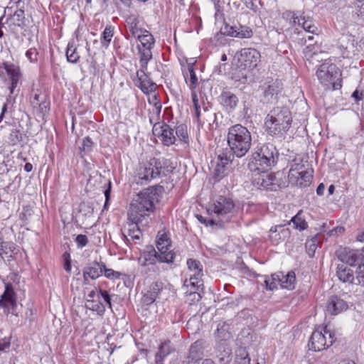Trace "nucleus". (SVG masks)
I'll use <instances>...</instances> for the list:
<instances>
[{
	"instance_id": "54",
	"label": "nucleus",
	"mask_w": 364,
	"mask_h": 364,
	"mask_svg": "<svg viewBox=\"0 0 364 364\" xmlns=\"http://www.w3.org/2000/svg\"><path fill=\"white\" fill-rule=\"evenodd\" d=\"M164 284L161 282H153L148 289V291L151 294H153L156 298L160 293V291L163 289Z\"/></svg>"
},
{
	"instance_id": "12",
	"label": "nucleus",
	"mask_w": 364,
	"mask_h": 364,
	"mask_svg": "<svg viewBox=\"0 0 364 364\" xmlns=\"http://www.w3.org/2000/svg\"><path fill=\"white\" fill-rule=\"evenodd\" d=\"M334 341V334L326 326L323 328V332L315 331L312 333L309 347L310 350L320 351L332 346Z\"/></svg>"
},
{
	"instance_id": "22",
	"label": "nucleus",
	"mask_w": 364,
	"mask_h": 364,
	"mask_svg": "<svg viewBox=\"0 0 364 364\" xmlns=\"http://www.w3.org/2000/svg\"><path fill=\"white\" fill-rule=\"evenodd\" d=\"M290 235V230L285 225H278L272 227L269 237L273 245H277Z\"/></svg>"
},
{
	"instance_id": "2",
	"label": "nucleus",
	"mask_w": 364,
	"mask_h": 364,
	"mask_svg": "<svg viewBox=\"0 0 364 364\" xmlns=\"http://www.w3.org/2000/svg\"><path fill=\"white\" fill-rule=\"evenodd\" d=\"M291 122L290 110L285 107H276L267 115L264 124L269 135L282 139L289 131Z\"/></svg>"
},
{
	"instance_id": "49",
	"label": "nucleus",
	"mask_w": 364,
	"mask_h": 364,
	"mask_svg": "<svg viewBox=\"0 0 364 364\" xmlns=\"http://www.w3.org/2000/svg\"><path fill=\"white\" fill-rule=\"evenodd\" d=\"M15 250V244L12 242L1 241L0 238V255H8L9 252H13Z\"/></svg>"
},
{
	"instance_id": "56",
	"label": "nucleus",
	"mask_w": 364,
	"mask_h": 364,
	"mask_svg": "<svg viewBox=\"0 0 364 364\" xmlns=\"http://www.w3.org/2000/svg\"><path fill=\"white\" fill-rule=\"evenodd\" d=\"M156 299V297L153 294L149 292L148 291L144 294L141 298V303L144 305L149 306L153 304Z\"/></svg>"
},
{
	"instance_id": "63",
	"label": "nucleus",
	"mask_w": 364,
	"mask_h": 364,
	"mask_svg": "<svg viewBox=\"0 0 364 364\" xmlns=\"http://www.w3.org/2000/svg\"><path fill=\"white\" fill-rule=\"evenodd\" d=\"M36 109H38V111L43 115L49 110L48 103L43 100L39 105H37Z\"/></svg>"
},
{
	"instance_id": "38",
	"label": "nucleus",
	"mask_w": 364,
	"mask_h": 364,
	"mask_svg": "<svg viewBox=\"0 0 364 364\" xmlns=\"http://www.w3.org/2000/svg\"><path fill=\"white\" fill-rule=\"evenodd\" d=\"M114 36V27L107 26L101 35V44L102 47L107 48Z\"/></svg>"
},
{
	"instance_id": "10",
	"label": "nucleus",
	"mask_w": 364,
	"mask_h": 364,
	"mask_svg": "<svg viewBox=\"0 0 364 364\" xmlns=\"http://www.w3.org/2000/svg\"><path fill=\"white\" fill-rule=\"evenodd\" d=\"M176 257L175 252H168L165 255L160 254L153 247H148L139 257V263L142 267L152 266L153 271H155L154 265L159 262L172 263Z\"/></svg>"
},
{
	"instance_id": "34",
	"label": "nucleus",
	"mask_w": 364,
	"mask_h": 364,
	"mask_svg": "<svg viewBox=\"0 0 364 364\" xmlns=\"http://www.w3.org/2000/svg\"><path fill=\"white\" fill-rule=\"evenodd\" d=\"M188 355L198 362L201 360L203 357L202 342L200 341L194 342L189 348Z\"/></svg>"
},
{
	"instance_id": "20",
	"label": "nucleus",
	"mask_w": 364,
	"mask_h": 364,
	"mask_svg": "<svg viewBox=\"0 0 364 364\" xmlns=\"http://www.w3.org/2000/svg\"><path fill=\"white\" fill-rule=\"evenodd\" d=\"M336 276L343 283L355 284V268L348 266L346 264H338L336 267Z\"/></svg>"
},
{
	"instance_id": "39",
	"label": "nucleus",
	"mask_w": 364,
	"mask_h": 364,
	"mask_svg": "<svg viewBox=\"0 0 364 364\" xmlns=\"http://www.w3.org/2000/svg\"><path fill=\"white\" fill-rule=\"evenodd\" d=\"M66 57L68 61L72 63H76L80 58V55L77 52V48L73 45V42H69L67 46Z\"/></svg>"
},
{
	"instance_id": "58",
	"label": "nucleus",
	"mask_w": 364,
	"mask_h": 364,
	"mask_svg": "<svg viewBox=\"0 0 364 364\" xmlns=\"http://www.w3.org/2000/svg\"><path fill=\"white\" fill-rule=\"evenodd\" d=\"M93 142L89 136H86L82 139V151L85 153L91 151Z\"/></svg>"
},
{
	"instance_id": "41",
	"label": "nucleus",
	"mask_w": 364,
	"mask_h": 364,
	"mask_svg": "<svg viewBox=\"0 0 364 364\" xmlns=\"http://www.w3.org/2000/svg\"><path fill=\"white\" fill-rule=\"evenodd\" d=\"M252 36V31L250 28L245 26H240L236 28V33L232 34V37L240 38H249Z\"/></svg>"
},
{
	"instance_id": "47",
	"label": "nucleus",
	"mask_w": 364,
	"mask_h": 364,
	"mask_svg": "<svg viewBox=\"0 0 364 364\" xmlns=\"http://www.w3.org/2000/svg\"><path fill=\"white\" fill-rule=\"evenodd\" d=\"M12 18L15 26L21 27L25 24V13L21 9H17Z\"/></svg>"
},
{
	"instance_id": "35",
	"label": "nucleus",
	"mask_w": 364,
	"mask_h": 364,
	"mask_svg": "<svg viewBox=\"0 0 364 364\" xmlns=\"http://www.w3.org/2000/svg\"><path fill=\"white\" fill-rule=\"evenodd\" d=\"M138 49L140 55L141 69L147 70L148 63L152 59V48H141V46H138Z\"/></svg>"
},
{
	"instance_id": "45",
	"label": "nucleus",
	"mask_w": 364,
	"mask_h": 364,
	"mask_svg": "<svg viewBox=\"0 0 364 364\" xmlns=\"http://www.w3.org/2000/svg\"><path fill=\"white\" fill-rule=\"evenodd\" d=\"M103 272L105 273V276L112 280L116 279H124V278L127 276L125 274L122 273L120 272L114 271L112 269L107 268L106 267L104 268Z\"/></svg>"
},
{
	"instance_id": "27",
	"label": "nucleus",
	"mask_w": 364,
	"mask_h": 364,
	"mask_svg": "<svg viewBox=\"0 0 364 364\" xmlns=\"http://www.w3.org/2000/svg\"><path fill=\"white\" fill-rule=\"evenodd\" d=\"M105 267V264L103 262L100 263L94 261L88 264L83 269V277L85 280H87V277H89L92 279L99 278L102 274Z\"/></svg>"
},
{
	"instance_id": "21",
	"label": "nucleus",
	"mask_w": 364,
	"mask_h": 364,
	"mask_svg": "<svg viewBox=\"0 0 364 364\" xmlns=\"http://www.w3.org/2000/svg\"><path fill=\"white\" fill-rule=\"evenodd\" d=\"M174 350L175 348L171 341H161L155 353L154 364H164V360Z\"/></svg>"
},
{
	"instance_id": "30",
	"label": "nucleus",
	"mask_w": 364,
	"mask_h": 364,
	"mask_svg": "<svg viewBox=\"0 0 364 364\" xmlns=\"http://www.w3.org/2000/svg\"><path fill=\"white\" fill-rule=\"evenodd\" d=\"M217 357L220 364H228L232 360V350L226 341L219 343Z\"/></svg>"
},
{
	"instance_id": "4",
	"label": "nucleus",
	"mask_w": 364,
	"mask_h": 364,
	"mask_svg": "<svg viewBox=\"0 0 364 364\" xmlns=\"http://www.w3.org/2000/svg\"><path fill=\"white\" fill-rule=\"evenodd\" d=\"M171 164L170 160L164 157L150 159L139 166L136 175L137 183L146 184L152 179L166 176L173 168Z\"/></svg>"
},
{
	"instance_id": "43",
	"label": "nucleus",
	"mask_w": 364,
	"mask_h": 364,
	"mask_svg": "<svg viewBox=\"0 0 364 364\" xmlns=\"http://www.w3.org/2000/svg\"><path fill=\"white\" fill-rule=\"evenodd\" d=\"M127 22L129 23V31L134 37L137 38V35H141V33H144L141 28H138V22L136 18L129 17Z\"/></svg>"
},
{
	"instance_id": "55",
	"label": "nucleus",
	"mask_w": 364,
	"mask_h": 364,
	"mask_svg": "<svg viewBox=\"0 0 364 364\" xmlns=\"http://www.w3.org/2000/svg\"><path fill=\"white\" fill-rule=\"evenodd\" d=\"M26 56L31 63L38 61V52L36 48H31L26 53Z\"/></svg>"
},
{
	"instance_id": "1",
	"label": "nucleus",
	"mask_w": 364,
	"mask_h": 364,
	"mask_svg": "<svg viewBox=\"0 0 364 364\" xmlns=\"http://www.w3.org/2000/svg\"><path fill=\"white\" fill-rule=\"evenodd\" d=\"M163 189L161 186H156L141 191L137 196V199L130 205L128 220H145L146 223H148V218L150 213L154 212L155 204L159 202V195Z\"/></svg>"
},
{
	"instance_id": "53",
	"label": "nucleus",
	"mask_w": 364,
	"mask_h": 364,
	"mask_svg": "<svg viewBox=\"0 0 364 364\" xmlns=\"http://www.w3.org/2000/svg\"><path fill=\"white\" fill-rule=\"evenodd\" d=\"M304 164L301 163H294L291 166L290 170L289 171L288 178L289 180L290 179H294L295 176L297 175L299 173H300L301 171L304 170Z\"/></svg>"
},
{
	"instance_id": "60",
	"label": "nucleus",
	"mask_w": 364,
	"mask_h": 364,
	"mask_svg": "<svg viewBox=\"0 0 364 364\" xmlns=\"http://www.w3.org/2000/svg\"><path fill=\"white\" fill-rule=\"evenodd\" d=\"M64 258V269L67 272H70L71 271V262H70V254L65 252L63 254Z\"/></svg>"
},
{
	"instance_id": "46",
	"label": "nucleus",
	"mask_w": 364,
	"mask_h": 364,
	"mask_svg": "<svg viewBox=\"0 0 364 364\" xmlns=\"http://www.w3.org/2000/svg\"><path fill=\"white\" fill-rule=\"evenodd\" d=\"M174 134L176 136L179 140L183 141L185 143L188 142V133L186 126L185 124H180L176 127V130H174Z\"/></svg>"
},
{
	"instance_id": "11",
	"label": "nucleus",
	"mask_w": 364,
	"mask_h": 364,
	"mask_svg": "<svg viewBox=\"0 0 364 364\" xmlns=\"http://www.w3.org/2000/svg\"><path fill=\"white\" fill-rule=\"evenodd\" d=\"M282 90L281 82L278 80L267 78L259 87V90L261 92L260 101L263 104L274 102L277 100V96Z\"/></svg>"
},
{
	"instance_id": "33",
	"label": "nucleus",
	"mask_w": 364,
	"mask_h": 364,
	"mask_svg": "<svg viewBox=\"0 0 364 364\" xmlns=\"http://www.w3.org/2000/svg\"><path fill=\"white\" fill-rule=\"evenodd\" d=\"M137 40L140 42L141 48H153L155 40L152 34L146 30L144 33L137 35Z\"/></svg>"
},
{
	"instance_id": "51",
	"label": "nucleus",
	"mask_w": 364,
	"mask_h": 364,
	"mask_svg": "<svg viewBox=\"0 0 364 364\" xmlns=\"http://www.w3.org/2000/svg\"><path fill=\"white\" fill-rule=\"evenodd\" d=\"M9 143L16 145L23 140V134L18 129H12L9 136Z\"/></svg>"
},
{
	"instance_id": "62",
	"label": "nucleus",
	"mask_w": 364,
	"mask_h": 364,
	"mask_svg": "<svg viewBox=\"0 0 364 364\" xmlns=\"http://www.w3.org/2000/svg\"><path fill=\"white\" fill-rule=\"evenodd\" d=\"M99 294H100L102 298L104 299V301L109 306V307L112 308L111 298L108 292L105 290L100 289L99 291Z\"/></svg>"
},
{
	"instance_id": "57",
	"label": "nucleus",
	"mask_w": 364,
	"mask_h": 364,
	"mask_svg": "<svg viewBox=\"0 0 364 364\" xmlns=\"http://www.w3.org/2000/svg\"><path fill=\"white\" fill-rule=\"evenodd\" d=\"M78 248H82L87 245L88 242L87 237L85 235H78L75 240Z\"/></svg>"
},
{
	"instance_id": "64",
	"label": "nucleus",
	"mask_w": 364,
	"mask_h": 364,
	"mask_svg": "<svg viewBox=\"0 0 364 364\" xmlns=\"http://www.w3.org/2000/svg\"><path fill=\"white\" fill-rule=\"evenodd\" d=\"M276 280H274L272 279V281H270L269 279H265L264 280V284H265V286H266V289H268V290H270V291H272L274 290V289L277 288V284H276V282H275Z\"/></svg>"
},
{
	"instance_id": "19",
	"label": "nucleus",
	"mask_w": 364,
	"mask_h": 364,
	"mask_svg": "<svg viewBox=\"0 0 364 364\" xmlns=\"http://www.w3.org/2000/svg\"><path fill=\"white\" fill-rule=\"evenodd\" d=\"M268 171H259L257 177L254 178V183L259 188L274 190L277 186L276 176L272 173H268Z\"/></svg>"
},
{
	"instance_id": "28",
	"label": "nucleus",
	"mask_w": 364,
	"mask_h": 364,
	"mask_svg": "<svg viewBox=\"0 0 364 364\" xmlns=\"http://www.w3.org/2000/svg\"><path fill=\"white\" fill-rule=\"evenodd\" d=\"M272 277L274 280H277L282 288L292 289L294 288V283L296 281V275L293 271L289 272L287 274L281 273L279 274H272Z\"/></svg>"
},
{
	"instance_id": "14",
	"label": "nucleus",
	"mask_w": 364,
	"mask_h": 364,
	"mask_svg": "<svg viewBox=\"0 0 364 364\" xmlns=\"http://www.w3.org/2000/svg\"><path fill=\"white\" fill-rule=\"evenodd\" d=\"M0 68H3L6 73L7 77L4 82L9 85L10 94H14L15 89L18 87L23 77L21 68L18 65L5 61L0 65Z\"/></svg>"
},
{
	"instance_id": "23",
	"label": "nucleus",
	"mask_w": 364,
	"mask_h": 364,
	"mask_svg": "<svg viewBox=\"0 0 364 364\" xmlns=\"http://www.w3.org/2000/svg\"><path fill=\"white\" fill-rule=\"evenodd\" d=\"M339 43L343 58H350L355 55L356 49L353 36H343L339 39Z\"/></svg>"
},
{
	"instance_id": "18",
	"label": "nucleus",
	"mask_w": 364,
	"mask_h": 364,
	"mask_svg": "<svg viewBox=\"0 0 364 364\" xmlns=\"http://www.w3.org/2000/svg\"><path fill=\"white\" fill-rule=\"evenodd\" d=\"M338 259L341 263L356 268L357 266L362 264L364 261V255L363 252L358 250L344 248L340 252Z\"/></svg>"
},
{
	"instance_id": "61",
	"label": "nucleus",
	"mask_w": 364,
	"mask_h": 364,
	"mask_svg": "<svg viewBox=\"0 0 364 364\" xmlns=\"http://www.w3.org/2000/svg\"><path fill=\"white\" fill-rule=\"evenodd\" d=\"M198 220L203 224H205L206 225H218V223L217 222V219L211 218V219H205L202 215H198Z\"/></svg>"
},
{
	"instance_id": "48",
	"label": "nucleus",
	"mask_w": 364,
	"mask_h": 364,
	"mask_svg": "<svg viewBox=\"0 0 364 364\" xmlns=\"http://www.w3.org/2000/svg\"><path fill=\"white\" fill-rule=\"evenodd\" d=\"M301 16V15H298L297 13L291 11H286L283 13V18L289 21L293 26H296V24L298 25Z\"/></svg>"
},
{
	"instance_id": "3",
	"label": "nucleus",
	"mask_w": 364,
	"mask_h": 364,
	"mask_svg": "<svg viewBox=\"0 0 364 364\" xmlns=\"http://www.w3.org/2000/svg\"><path fill=\"white\" fill-rule=\"evenodd\" d=\"M227 142L228 151L237 158L245 156L252 146V135L248 129L240 124L230 127L228 129Z\"/></svg>"
},
{
	"instance_id": "31",
	"label": "nucleus",
	"mask_w": 364,
	"mask_h": 364,
	"mask_svg": "<svg viewBox=\"0 0 364 364\" xmlns=\"http://www.w3.org/2000/svg\"><path fill=\"white\" fill-rule=\"evenodd\" d=\"M298 26H301L304 32L309 34L318 35L319 33L317 23L310 17L301 15Z\"/></svg>"
},
{
	"instance_id": "17",
	"label": "nucleus",
	"mask_w": 364,
	"mask_h": 364,
	"mask_svg": "<svg viewBox=\"0 0 364 364\" xmlns=\"http://www.w3.org/2000/svg\"><path fill=\"white\" fill-rule=\"evenodd\" d=\"M17 306V296L10 283L5 284L4 291L0 296V309H4L7 314H14Z\"/></svg>"
},
{
	"instance_id": "9",
	"label": "nucleus",
	"mask_w": 364,
	"mask_h": 364,
	"mask_svg": "<svg viewBox=\"0 0 364 364\" xmlns=\"http://www.w3.org/2000/svg\"><path fill=\"white\" fill-rule=\"evenodd\" d=\"M234 208L235 204L231 198L223 196L217 198L213 203V212L220 226L230 220Z\"/></svg>"
},
{
	"instance_id": "32",
	"label": "nucleus",
	"mask_w": 364,
	"mask_h": 364,
	"mask_svg": "<svg viewBox=\"0 0 364 364\" xmlns=\"http://www.w3.org/2000/svg\"><path fill=\"white\" fill-rule=\"evenodd\" d=\"M156 247L158 249V252L163 255H165L168 252H173L172 250H169L171 247V240L165 233L162 234L157 239Z\"/></svg>"
},
{
	"instance_id": "25",
	"label": "nucleus",
	"mask_w": 364,
	"mask_h": 364,
	"mask_svg": "<svg viewBox=\"0 0 364 364\" xmlns=\"http://www.w3.org/2000/svg\"><path fill=\"white\" fill-rule=\"evenodd\" d=\"M219 99L221 105L228 112L234 111L239 103L238 97L230 91L223 92Z\"/></svg>"
},
{
	"instance_id": "50",
	"label": "nucleus",
	"mask_w": 364,
	"mask_h": 364,
	"mask_svg": "<svg viewBox=\"0 0 364 364\" xmlns=\"http://www.w3.org/2000/svg\"><path fill=\"white\" fill-rule=\"evenodd\" d=\"M250 358L248 353L245 350H240L239 353H237L234 364H250Z\"/></svg>"
},
{
	"instance_id": "40",
	"label": "nucleus",
	"mask_w": 364,
	"mask_h": 364,
	"mask_svg": "<svg viewBox=\"0 0 364 364\" xmlns=\"http://www.w3.org/2000/svg\"><path fill=\"white\" fill-rule=\"evenodd\" d=\"M353 14L361 20H364V0H354L352 3Z\"/></svg>"
},
{
	"instance_id": "52",
	"label": "nucleus",
	"mask_w": 364,
	"mask_h": 364,
	"mask_svg": "<svg viewBox=\"0 0 364 364\" xmlns=\"http://www.w3.org/2000/svg\"><path fill=\"white\" fill-rule=\"evenodd\" d=\"M355 284L364 286V264L355 268Z\"/></svg>"
},
{
	"instance_id": "6",
	"label": "nucleus",
	"mask_w": 364,
	"mask_h": 364,
	"mask_svg": "<svg viewBox=\"0 0 364 364\" xmlns=\"http://www.w3.org/2000/svg\"><path fill=\"white\" fill-rule=\"evenodd\" d=\"M161 110V104L159 102H156L152 109L149 111V122L151 124H153V134L159 137L165 146H170L173 144L176 139L174 129L168 124L157 122Z\"/></svg>"
},
{
	"instance_id": "5",
	"label": "nucleus",
	"mask_w": 364,
	"mask_h": 364,
	"mask_svg": "<svg viewBox=\"0 0 364 364\" xmlns=\"http://www.w3.org/2000/svg\"><path fill=\"white\" fill-rule=\"evenodd\" d=\"M278 159L279 152L276 146L267 143L252 155L248 167L251 171H269L277 164Z\"/></svg>"
},
{
	"instance_id": "15",
	"label": "nucleus",
	"mask_w": 364,
	"mask_h": 364,
	"mask_svg": "<svg viewBox=\"0 0 364 364\" xmlns=\"http://www.w3.org/2000/svg\"><path fill=\"white\" fill-rule=\"evenodd\" d=\"M261 60L260 53L252 48H245L240 51L237 58L238 67L242 69L252 70Z\"/></svg>"
},
{
	"instance_id": "16",
	"label": "nucleus",
	"mask_w": 364,
	"mask_h": 364,
	"mask_svg": "<svg viewBox=\"0 0 364 364\" xmlns=\"http://www.w3.org/2000/svg\"><path fill=\"white\" fill-rule=\"evenodd\" d=\"M127 225L124 227L122 230V234L124 242L127 245H132L131 242H134V244H139L140 240L142 236L141 231L139 227V225H146L145 220H140L139 221H135L134 220H128Z\"/></svg>"
},
{
	"instance_id": "37",
	"label": "nucleus",
	"mask_w": 364,
	"mask_h": 364,
	"mask_svg": "<svg viewBox=\"0 0 364 364\" xmlns=\"http://www.w3.org/2000/svg\"><path fill=\"white\" fill-rule=\"evenodd\" d=\"M321 235L316 234L311 240L306 242V248L307 254L310 257H314L316 248L318 247L321 241Z\"/></svg>"
},
{
	"instance_id": "26",
	"label": "nucleus",
	"mask_w": 364,
	"mask_h": 364,
	"mask_svg": "<svg viewBox=\"0 0 364 364\" xmlns=\"http://www.w3.org/2000/svg\"><path fill=\"white\" fill-rule=\"evenodd\" d=\"M146 70L141 69L137 71L136 76L139 82V87L144 94L154 92L156 85L145 73Z\"/></svg>"
},
{
	"instance_id": "13",
	"label": "nucleus",
	"mask_w": 364,
	"mask_h": 364,
	"mask_svg": "<svg viewBox=\"0 0 364 364\" xmlns=\"http://www.w3.org/2000/svg\"><path fill=\"white\" fill-rule=\"evenodd\" d=\"M217 161L215 162V166L213 171V175L215 178H222L226 175L228 170V166L232 163L235 155L228 151V148L218 149L216 151Z\"/></svg>"
},
{
	"instance_id": "44",
	"label": "nucleus",
	"mask_w": 364,
	"mask_h": 364,
	"mask_svg": "<svg viewBox=\"0 0 364 364\" xmlns=\"http://www.w3.org/2000/svg\"><path fill=\"white\" fill-rule=\"evenodd\" d=\"M188 72L190 74V78L188 80L189 87L191 90H193L198 85V77L196 75V73H195L194 68H193V63H188Z\"/></svg>"
},
{
	"instance_id": "42",
	"label": "nucleus",
	"mask_w": 364,
	"mask_h": 364,
	"mask_svg": "<svg viewBox=\"0 0 364 364\" xmlns=\"http://www.w3.org/2000/svg\"><path fill=\"white\" fill-rule=\"evenodd\" d=\"M228 326L225 322L219 323L217 328V336L221 339V341H225L230 336L228 332Z\"/></svg>"
},
{
	"instance_id": "36",
	"label": "nucleus",
	"mask_w": 364,
	"mask_h": 364,
	"mask_svg": "<svg viewBox=\"0 0 364 364\" xmlns=\"http://www.w3.org/2000/svg\"><path fill=\"white\" fill-rule=\"evenodd\" d=\"M290 223H292L293 227L299 231L304 230L308 228V223L306 221L302 210H299L296 215L292 217Z\"/></svg>"
},
{
	"instance_id": "8",
	"label": "nucleus",
	"mask_w": 364,
	"mask_h": 364,
	"mask_svg": "<svg viewBox=\"0 0 364 364\" xmlns=\"http://www.w3.org/2000/svg\"><path fill=\"white\" fill-rule=\"evenodd\" d=\"M187 265L189 271V278L185 280L184 286L186 287H191L193 291L190 292V295H193V299L199 300L200 295L196 294V290L203 285L202 280L203 276V265L200 261L194 259H188Z\"/></svg>"
},
{
	"instance_id": "59",
	"label": "nucleus",
	"mask_w": 364,
	"mask_h": 364,
	"mask_svg": "<svg viewBox=\"0 0 364 364\" xmlns=\"http://www.w3.org/2000/svg\"><path fill=\"white\" fill-rule=\"evenodd\" d=\"M43 100L44 98L41 95L35 93L31 99V103L33 108H36L37 105H39Z\"/></svg>"
},
{
	"instance_id": "24",
	"label": "nucleus",
	"mask_w": 364,
	"mask_h": 364,
	"mask_svg": "<svg viewBox=\"0 0 364 364\" xmlns=\"http://www.w3.org/2000/svg\"><path fill=\"white\" fill-rule=\"evenodd\" d=\"M348 308L347 302L337 296H331L326 305V310L331 315H337Z\"/></svg>"
},
{
	"instance_id": "29",
	"label": "nucleus",
	"mask_w": 364,
	"mask_h": 364,
	"mask_svg": "<svg viewBox=\"0 0 364 364\" xmlns=\"http://www.w3.org/2000/svg\"><path fill=\"white\" fill-rule=\"evenodd\" d=\"M312 173V169L301 171L300 173L295 176L296 178L290 179L289 181L291 183L294 184L301 188L306 187L309 186L311 183V180L313 178Z\"/></svg>"
},
{
	"instance_id": "7",
	"label": "nucleus",
	"mask_w": 364,
	"mask_h": 364,
	"mask_svg": "<svg viewBox=\"0 0 364 364\" xmlns=\"http://www.w3.org/2000/svg\"><path fill=\"white\" fill-rule=\"evenodd\" d=\"M316 77L326 89L338 90L342 87L341 72L331 60H325L316 70Z\"/></svg>"
}]
</instances>
